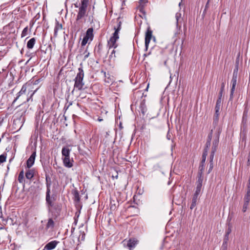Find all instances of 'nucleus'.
I'll use <instances>...</instances> for the list:
<instances>
[{
	"mask_svg": "<svg viewBox=\"0 0 250 250\" xmlns=\"http://www.w3.org/2000/svg\"><path fill=\"white\" fill-rule=\"evenodd\" d=\"M87 48L88 47H86V49L85 50L84 52V60H86V59H87L89 56V53L87 52Z\"/></svg>",
	"mask_w": 250,
	"mask_h": 250,
	"instance_id": "a18cd8bd",
	"label": "nucleus"
},
{
	"mask_svg": "<svg viewBox=\"0 0 250 250\" xmlns=\"http://www.w3.org/2000/svg\"><path fill=\"white\" fill-rule=\"evenodd\" d=\"M229 235L225 233V236L224 238V240H223L224 246L226 245L228 243V241H229Z\"/></svg>",
	"mask_w": 250,
	"mask_h": 250,
	"instance_id": "ea45409f",
	"label": "nucleus"
},
{
	"mask_svg": "<svg viewBox=\"0 0 250 250\" xmlns=\"http://www.w3.org/2000/svg\"><path fill=\"white\" fill-rule=\"evenodd\" d=\"M208 154H207V151L205 152H203L202 154V160L200 163V166L199 167V171H201V173H203L204 171L205 168V163L206 160L207 156Z\"/></svg>",
	"mask_w": 250,
	"mask_h": 250,
	"instance_id": "ddd939ff",
	"label": "nucleus"
},
{
	"mask_svg": "<svg viewBox=\"0 0 250 250\" xmlns=\"http://www.w3.org/2000/svg\"><path fill=\"white\" fill-rule=\"evenodd\" d=\"M28 28V26L25 27L22 30L21 34V37L23 38L25 36H26L27 34Z\"/></svg>",
	"mask_w": 250,
	"mask_h": 250,
	"instance_id": "e433bc0d",
	"label": "nucleus"
},
{
	"mask_svg": "<svg viewBox=\"0 0 250 250\" xmlns=\"http://www.w3.org/2000/svg\"><path fill=\"white\" fill-rule=\"evenodd\" d=\"M208 7H209V0H208V2H207V3L206 4L205 9L203 13V16H204V17L205 16V15L206 13V11H207V9L208 8Z\"/></svg>",
	"mask_w": 250,
	"mask_h": 250,
	"instance_id": "37998d69",
	"label": "nucleus"
},
{
	"mask_svg": "<svg viewBox=\"0 0 250 250\" xmlns=\"http://www.w3.org/2000/svg\"><path fill=\"white\" fill-rule=\"evenodd\" d=\"M231 232V226H229L228 229L226 230V234L229 235Z\"/></svg>",
	"mask_w": 250,
	"mask_h": 250,
	"instance_id": "de8ad7c7",
	"label": "nucleus"
},
{
	"mask_svg": "<svg viewBox=\"0 0 250 250\" xmlns=\"http://www.w3.org/2000/svg\"><path fill=\"white\" fill-rule=\"evenodd\" d=\"M116 23H117L116 26H114V29L120 31L121 29L122 21L120 20V18H117L116 20Z\"/></svg>",
	"mask_w": 250,
	"mask_h": 250,
	"instance_id": "c85d7f7f",
	"label": "nucleus"
},
{
	"mask_svg": "<svg viewBox=\"0 0 250 250\" xmlns=\"http://www.w3.org/2000/svg\"><path fill=\"white\" fill-rule=\"evenodd\" d=\"M84 236H85V234L84 233V232H83V233L82 234V240H83L84 239Z\"/></svg>",
	"mask_w": 250,
	"mask_h": 250,
	"instance_id": "680f3d73",
	"label": "nucleus"
},
{
	"mask_svg": "<svg viewBox=\"0 0 250 250\" xmlns=\"http://www.w3.org/2000/svg\"><path fill=\"white\" fill-rule=\"evenodd\" d=\"M170 137H171V136H170V135L169 134V132H168V133H167V139L168 140H170Z\"/></svg>",
	"mask_w": 250,
	"mask_h": 250,
	"instance_id": "13d9d810",
	"label": "nucleus"
},
{
	"mask_svg": "<svg viewBox=\"0 0 250 250\" xmlns=\"http://www.w3.org/2000/svg\"><path fill=\"white\" fill-rule=\"evenodd\" d=\"M71 149L70 148V146H67L62 147V156L64 157H70V152Z\"/></svg>",
	"mask_w": 250,
	"mask_h": 250,
	"instance_id": "dca6fc26",
	"label": "nucleus"
},
{
	"mask_svg": "<svg viewBox=\"0 0 250 250\" xmlns=\"http://www.w3.org/2000/svg\"><path fill=\"white\" fill-rule=\"evenodd\" d=\"M203 173H201V171H198V180L196 182V185H202L203 181Z\"/></svg>",
	"mask_w": 250,
	"mask_h": 250,
	"instance_id": "cd10ccee",
	"label": "nucleus"
},
{
	"mask_svg": "<svg viewBox=\"0 0 250 250\" xmlns=\"http://www.w3.org/2000/svg\"><path fill=\"white\" fill-rule=\"evenodd\" d=\"M148 86H149V84H148V85H147V87L146 88V90H147V89H148Z\"/></svg>",
	"mask_w": 250,
	"mask_h": 250,
	"instance_id": "338daca9",
	"label": "nucleus"
},
{
	"mask_svg": "<svg viewBox=\"0 0 250 250\" xmlns=\"http://www.w3.org/2000/svg\"><path fill=\"white\" fill-rule=\"evenodd\" d=\"M216 150H211L210 155L209 156V162L213 163V158Z\"/></svg>",
	"mask_w": 250,
	"mask_h": 250,
	"instance_id": "c9c22d12",
	"label": "nucleus"
},
{
	"mask_svg": "<svg viewBox=\"0 0 250 250\" xmlns=\"http://www.w3.org/2000/svg\"><path fill=\"white\" fill-rule=\"evenodd\" d=\"M221 106V100H220V98H218L215 107V114L213 117V124H216L219 120V116L220 115V110Z\"/></svg>",
	"mask_w": 250,
	"mask_h": 250,
	"instance_id": "20e7f679",
	"label": "nucleus"
},
{
	"mask_svg": "<svg viewBox=\"0 0 250 250\" xmlns=\"http://www.w3.org/2000/svg\"><path fill=\"white\" fill-rule=\"evenodd\" d=\"M35 175V170L34 169L28 168L25 172V177L26 179L31 180Z\"/></svg>",
	"mask_w": 250,
	"mask_h": 250,
	"instance_id": "a211bd4d",
	"label": "nucleus"
},
{
	"mask_svg": "<svg viewBox=\"0 0 250 250\" xmlns=\"http://www.w3.org/2000/svg\"><path fill=\"white\" fill-rule=\"evenodd\" d=\"M140 5H145L147 2V0H139Z\"/></svg>",
	"mask_w": 250,
	"mask_h": 250,
	"instance_id": "864d4df0",
	"label": "nucleus"
},
{
	"mask_svg": "<svg viewBox=\"0 0 250 250\" xmlns=\"http://www.w3.org/2000/svg\"><path fill=\"white\" fill-rule=\"evenodd\" d=\"M224 88H225V83H222L221 84V89H220V90L219 91V96H218V98H220V100H221V98H222V95H223V92L224 91Z\"/></svg>",
	"mask_w": 250,
	"mask_h": 250,
	"instance_id": "72a5a7b5",
	"label": "nucleus"
},
{
	"mask_svg": "<svg viewBox=\"0 0 250 250\" xmlns=\"http://www.w3.org/2000/svg\"><path fill=\"white\" fill-rule=\"evenodd\" d=\"M93 28H89L86 32V34L84 36L85 37H87L88 39H90V41H92L93 40L94 35H93Z\"/></svg>",
	"mask_w": 250,
	"mask_h": 250,
	"instance_id": "5701e85b",
	"label": "nucleus"
},
{
	"mask_svg": "<svg viewBox=\"0 0 250 250\" xmlns=\"http://www.w3.org/2000/svg\"><path fill=\"white\" fill-rule=\"evenodd\" d=\"M98 121H99V122H101V121H103V119H100V118H98Z\"/></svg>",
	"mask_w": 250,
	"mask_h": 250,
	"instance_id": "69168bd1",
	"label": "nucleus"
},
{
	"mask_svg": "<svg viewBox=\"0 0 250 250\" xmlns=\"http://www.w3.org/2000/svg\"><path fill=\"white\" fill-rule=\"evenodd\" d=\"M115 50H113L112 52H111V54L109 55V58L110 59H112L113 57H114V58L116 57V56H115Z\"/></svg>",
	"mask_w": 250,
	"mask_h": 250,
	"instance_id": "603ef678",
	"label": "nucleus"
},
{
	"mask_svg": "<svg viewBox=\"0 0 250 250\" xmlns=\"http://www.w3.org/2000/svg\"><path fill=\"white\" fill-rule=\"evenodd\" d=\"M39 80H38L36 81L35 82V83H32V85H34V84H38V83H39Z\"/></svg>",
	"mask_w": 250,
	"mask_h": 250,
	"instance_id": "052dcab7",
	"label": "nucleus"
},
{
	"mask_svg": "<svg viewBox=\"0 0 250 250\" xmlns=\"http://www.w3.org/2000/svg\"><path fill=\"white\" fill-rule=\"evenodd\" d=\"M28 84H24L22 85L21 90L17 94V96L13 102V104L23 94H25L27 91Z\"/></svg>",
	"mask_w": 250,
	"mask_h": 250,
	"instance_id": "f8f14e48",
	"label": "nucleus"
},
{
	"mask_svg": "<svg viewBox=\"0 0 250 250\" xmlns=\"http://www.w3.org/2000/svg\"><path fill=\"white\" fill-rule=\"evenodd\" d=\"M89 0H82L81 3L79 7L76 19V21L74 23V26L73 27L74 31L78 32L82 26L79 25V23L82 22L83 20L87 15V8Z\"/></svg>",
	"mask_w": 250,
	"mask_h": 250,
	"instance_id": "f257e3e1",
	"label": "nucleus"
},
{
	"mask_svg": "<svg viewBox=\"0 0 250 250\" xmlns=\"http://www.w3.org/2000/svg\"><path fill=\"white\" fill-rule=\"evenodd\" d=\"M246 121H247V117H246L245 116H243L242 123L246 124Z\"/></svg>",
	"mask_w": 250,
	"mask_h": 250,
	"instance_id": "6e6d98bb",
	"label": "nucleus"
},
{
	"mask_svg": "<svg viewBox=\"0 0 250 250\" xmlns=\"http://www.w3.org/2000/svg\"><path fill=\"white\" fill-rule=\"evenodd\" d=\"M213 167V163L209 162V168L208 170V173H209L210 171L212 170Z\"/></svg>",
	"mask_w": 250,
	"mask_h": 250,
	"instance_id": "8fccbe9b",
	"label": "nucleus"
},
{
	"mask_svg": "<svg viewBox=\"0 0 250 250\" xmlns=\"http://www.w3.org/2000/svg\"><path fill=\"white\" fill-rule=\"evenodd\" d=\"M119 39L114 38L112 37H110V39L107 42V45L109 47V49L111 48H114V49L117 48L118 46V44L116 43L117 41Z\"/></svg>",
	"mask_w": 250,
	"mask_h": 250,
	"instance_id": "4468645a",
	"label": "nucleus"
},
{
	"mask_svg": "<svg viewBox=\"0 0 250 250\" xmlns=\"http://www.w3.org/2000/svg\"><path fill=\"white\" fill-rule=\"evenodd\" d=\"M239 65V56H238L235 61V68L233 70V75H237L238 72V67Z\"/></svg>",
	"mask_w": 250,
	"mask_h": 250,
	"instance_id": "b1692460",
	"label": "nucleus"
},
{
	"mask_svg": "<svg viewBox=\"0 0 250 250\" xmlns=\"http://www.w3.org/2000/svg\"><path fill=\"white\" fill-rule=\"evenodd\" d=\"M88 40H89V39H88L87 37L84 36L82 40V42H81L82 46H83L85 45L87 43Z\"/></svg>",
	"mask_w": 250,
	"mask_h": 250,
	"instance_id": "4c0bfd02",
	"label": "nucleus"
},
{
	"mask_svg": "<svg viewBox=\"0 0 250 250\" xmlns=\"http://www.w3.org/2000/svg\"><path fill=\"white\" fill-rule=\"evenodd\" d=\"M181 17V14L180 13H177L175 15V18H176V23H177V25H178V20H179V19Z\"/></svg>",
	"mask_w": 250,
	"mask_h": 250,
	"instance_id": "09e8293b",
	"label": "nucleus"
},
{
	"mask_svg": "<svg viewBox=\"0 0 250 250\" xmlns=\"http://www.w3.org/2000/svg\"><path fill=\"white\" fill-rule=\"evenodd\" d=\"M250 159L249 158L248 159V165H249L250 164Z\"/></svg>",
	"mask_w": 250,
	"mask_h": 250,
	"instance_id": "0e129e2a",
	"label": "nucleus"
},
{
	"mask_svg": "<svg viewBox=\"0 0 250 250\" xmlns=\"http://www.w3.org/2000/svg\"><path fill=\"white\" fill-rule=\"evenodd\" d=\"M237 75H233L232 76V78L231 80V88L230 90V96H229V100H232L233 97V93L235 91V86L236 85L237 83Z\"/></svg>",
	"mask_w": 250,
	"mask_h": 250,
	"instance_id": "1a4fd4ad",
	"label": "nucleus"
},
{
	"mask_svg": "<svg viewBox=\"0 0 250 250\" xmlns=\"http://www.w3.org/2000/svg\"><path fill=\"white\" fill-rule=\"evenodd\" d=\"M6 156L4 154L0 155V163H2L6 161Z\"/></svg>",
	"mask_w": 250,
	"mask_h": 250,
	"instance_id": "a19ab883",
	"label": "nucleus"
},
{
	"mask_svg": "<svg viewBox=\"0 0 250 250\" xmlns=\"http://www.w3.org/2000/svg\"><path fill=\"white\" fill-rule=\"evenodd\" d=\"M202 185H196V187L195 189V192L194 193V195L199 196L201 191Z\"/></svg>",
	"mask_w": 250,
	"mask_h": 250,
	"instance_id": "2f4dec72",
	"label": "nucleus"
},
{
	"mask_svg": "<svg viewBox=\"0 0 250 250\" xmlns=\"http://www.w3.org/2000/svg\"><path fill=\"white\" fill-rule=\"evenodd\" d=\"M72 162H73V160L72 161L70 160V157H64L63 158V165L65 167L70 168L72 167L73 164Z\"/></svg>",
	"mask_w": 250,
	"mask_h": 250,
	"instance_id": "f3484780",
	"label": "nucleus"
},
{
	"mask_svg": "<svg viewBox=\"0 0 250 250\" xmlns=\"http://www.w3.org/2000/svg\"><path fill=\"white\" fill-rule=\"evenodd\" d=\"M152 37V31L151 30L150 28L148 27L147 28L145 35V51H146L148 49V45Z\"/></svg>",
	"mask_w": 250,
	"mask_h": 250,
	"instance_id": "423d86ee",
	"label": "nucleus"
},
{
	"mask_svg": "<svg viewBox=\"0 0 250 250\" xmlns=\"http://www.w3.org/2000/svg\"><path fill=\"white\" fill-rule=\"evenodd\" d=\"M249 204V202H244V204L243 205V209H242L243 212H245L246 211V210L248 208Z\"/></svg>",
	"mask_w": 250,
	"mask_h": 250,
	"instance_id": "79ce46f5",
	"label": "nucleus"
},
{
	"mask_svg": "<svg viewBox=\"0 0 250 250\" xmlns=\"http://www.w3.org/2000/svg\"><path fill=\"white\" fill-rule=\"evenodd\" d=\"M250 194H246L244 197V202H250Z\"/></svg>",
	"mask_w": 250,
	"mask_h": 250,
	"instance_id": "c03bdc74",
	"label": "nucleus"
},
{
	"mask_svg": "<svg viewBox=\"0 0 250 250\" xmlns=\"http://www.w3.org/2000/svg\"><path fill=\"white\" fill-rule=\"evenodd\" d=\"M140 108L141 109V112L143 114H145L146 112L147 109L146 105L145 104V101L144 100L141 103Z\"/></svg>",
	"mask_w": 250,
	"mask_h": 250,
	"instance_id": "c756f323",
	"label": "nucleus"
},
{
	"mask_svg": "<svg viewBox=\"0 0 250 250\" xmlns=\"http://www.w3.org/2000/svg\"><path fill=\"white\" fill-rule=\"evenodd\" d=\"M74 5H75V7L76 8H79V7L78 6V4H77V3L75 4H74Z\"/></svg>",
	"mask_w": 250,
	"mask_h": 250,
	"instance_id": "e2e57ef3",
	"label": "nucleus"
},
{
	"mask_svg": "<svg viewBox=\"0 0 250 250\" xmlns=\"http://www.w3.org/2000/svg\"><path fill=\"white\" fill-rule=\"evenodd\" d=\"M137 244V241L129 239L127 244V247L130 250H133Z\"/></svg>",
	"mask_w": 250,
	"mask_h": 250,
	"instance_id": "412c9836",
	"label": "nucleus"
},
{
	"mask_svg": "<svg viewBox=\"0 0 250 250\" xmlns=\"http://www.w3.org/2000/svg\"><path fill=\"white\" fill-rule=\"evenodd\" d=\"M45 181L46 185V192H50V187L51 185V178L47 174L45 175Z\"/></svg>",
	"mask_w": 250,
	"mask_h": 250,
	"instance_id": "aec40b11",
	"label": "nucleus"
},
{
	"mask_svg": "<svg viewBox=\"0 0 250 250\" xmlns=\"http://www.w3.org/2000/svg\"><path fill=\"white\" fill-rule=\"evenodd\" d=\"M55 200L54 196H50V192H46L45 201L48 211H51V206L55 204L54 203Z\"/></svg>",
	"mask_w": 250,
	"mask_h": 250,
	"instance_id": "39448f33",
	"label": "nucleus"
},
{
	"mask_svg": "<svg viewBox=\"0 0 250 250\" xmlns=\"http://www.w3.org/2000/svg\"><path fill=\"white\" fill-rule=\"evenodd\" d=\"M101 72L103 73V74L105 77V79H104L105 82L107 83H110V82H111V80L110 78L109 74H107L108 76H107L106 74V72L105 71H104L103 70H102L101 71Z\"/></svg>",
	"mask_w": 250,
	"mask_h": 250,
	"instance_id": "f704fd0d",
	"label": "nucleus"
},
{
	"mask_svg": "<svg viewBox=\"0 0 250 250\" xmlns=\"http://www.w3.org/2000/svg\"><path fill=\"white\" fill-rule=\"evenodd\" d=\"M36 42V39L35 38H32L30 39L27 43V47L28 49H32L35 44Z\"/></svg>",
	"mask_w": 250,
	"mask_h": 250,
	"instance_id": "a878e982",
	"label": "nucleus"
},
{
	"mask_svg": "<svg viewBox=\"0 0 250 250\" xmlns=\"http://www.w3.org/2000/svg\"><path fill=\"white\" fill-rule=\"evenodd\" d=\"M24 171L22 170L20 171L19 176H18V181L20 183H24Z\"/></svg>",
	"mask_w": 250,
	"mask_h": 250,
	"instance_id": "7c9ffc66",
	"label": "nucleus"
},
{
	"mask_svg": "<svg viewBox=\"0 0 250 250\" xmlns=\"http://www.w3.org/2000/svg\"><path fill=\"white\" fill-rule=\"evenodd\" d=\"M212 137V130H211L210 132L208 134V136L207 141L206 144V146L204 148L203 152H205L207 151V154H208V149L209 148L211 144V141Z\"/></svg>",
	"mask_w": 250,
	"mask_h": 250,
	"instance_id": "2eb2a0df",
	"label": "nucleus"
},
{
	"mask_svg": "<svg viewBox=\"0 0 250 250\" xmlns=\"http://www.w3.org/2000/svg\"><path fill=\"white\" fill-rule=\"evenodd\" d=\"M55 226V223L52 218H50L46 225V229H53Z\"/></svg>",
	"mask_w": 250,
	"mask_h": 250,
	"instance_id": "393cba45",
	"label": "nucleus"
},
{
	"mask_svg": "<svg viewBox=\"0 0 250 250\" xmlns=\"http://www.w3.org/2000/svg\"><path fill=\"white\" fill-rule=\"evenodd\" d=\"M25 84H29L28 87L27 88V90L28 91V95L30 94V96H28L26 99V102H29L30 100L32 101V97L35 92L37 91L38 88H37L35 90H33L32 89V82L26 83Z\"/></svg>",
	"mask_w": 250,
	"mask_h": 250,
	"instance_id": "0eeeda50",
	"label": "nucleus"
},
{
	"mask_svg": "<svg viewBox=\"0 0 250 250\" xmlns=\"http://www.w3.org/2000/svg\"><path fill=\"white\" fill-rule=\"evenodd\" d=\"M62 28V24L60 23L57 21H56V25L54 28V37H57L58 35V32L59 30H61Z\"/></svg>",
	"mask_w": 250,
	"mask_h": 250,
	"instance_id": "6ab92c4d",
	"label": "nucleus"
},
{
	"mask_svg": "<svg viewBox=\"0 0 250 250\" xmlns=\"http://www.w3.org/2000/svg\"><path fill=\"white\" fill-rule=\"evenodd\" d=\"M249 83H250V76H249Z\"/></svg>",
	"mask_w": 250,
	"mask_h": 250,
	"instance_id": "774afa93",
	"label": "nucleus"
},
{
	"mask_svg": "<svg viewBox=\"0 0 250 250\" xmlns=\"http://www.w3.org/2000/svg\"><path fill=\"white\" fill-rule=\"evenodd\" d=\"M119 32H120V31L115 30V32L113 34L111 37L114 38L119 39Z\"/></svg>",
	"mask_w": 250,
	"mask_h": 250,
	"instance_id": "58836bf2",
	"label": "nucleus"
},
{
	"mask_svg": "<svg viewBox=\"0 0 250 250\" xmlns=\"http://www.w3.org/2000/svg\"><path fill=\"white\" fill-rule=\"evenodd\" d=\"M144 6L145 5H140V6H139V11L140 12L145 14V10H144Z\"/></svg>",
	"mask_w": 250,
	"mask_h": 250,
	"instance_id": "49530a36",
	"label": "nucleus"
},
{
	"mask_svg": "<svg viewBox=\"0 0 250 250\" xmlns=\"http://www.w3.org/2000/svg\"><path fill=\"white\" fill-rule=\"evenodd\" d=\"M88 20L91 22H92L93 21L94 17L93 16H89Z\"/></svg>",
	"mask_w": 250,
	"mask_h": 250,
	"instance_id": "5fc2aeb1",
	"label": "nucleus"
},
{
	"mask_svg": "<svg viewBox=\"0 0 250 250\" xmlns=\"http://www.w3.org/2000/svg\"><path fill=\"white\" fill-rule=\"evenodd\" d=\"M246 193L248 194H250V182H248Z\"/></svg>",
	"mask_w": 250,
	"mask_h": 250,
	"instance_id": "3c124183",
	"label": "nucleus"
},
{
	"mask_svg": "<svg viewBox=\"0 0 250 250\" xmlns=\"http://www.w3.org/2000/svg\"><path fill=\"white\" fill-rule=\"evenodd\" d=\"M74 200L76 202H79L80 200V197L79 192L76 190L74 193Z\"/></svg>",
	"mask_w": 250,
	"mask_h": 250,
	"instance_id": "473e14b6",
	"label": "nucleus"
},
{
	"mask_svg": "<svg viewBox=\"0 0 250 250\" xmlns=\"http://www.w3.org/2000/svg\"><path fill=\"white\" fill-rule=\"evenodd\" d=\"M217 132L215 134V138L212 143V146L211 147V150H216L217 149V147L218 146L219 144V136L221 132V129L220 127L217 128Z\"/></svg>",
	"mask_w": 250,
	"mask_h": 250,
	"instance_id": "6e6552de",
	"label": "nucleus"
},
{
	"mask_svg": "<svg viewBox=\"0 0 250 250\" xmlns=\"http://www.w3.org/2000/svg\"><path fill=\"white\" fill-rule=\"evenodd\" d=\"M119 206V203L117 201L110 199V208L111 210H115Z\"/></svg>",
	"mask_w": 250,
	"mask_h": 250,
	"instance_id": "4be33fe9",
	"label": "nucleus"
},
{
	"mask_svg": "<svg viewBox=\"0 0 250 250\" xmlns=\"http://www.w3.org/2000/svg\"><path fill=\"white\" fill-rule=\"evenodd\" d=\"M59 243V241L56 240L52 241L46 244L42 250H53L56 247Z\"/></svg>",
	"mask_w": 250,
	"mask_h": 250,
	"instance_id": "9b49d317",
	"label": "nucleus"
},
{
	"mask_svg": "<svg viewBox=\"0 0 250 250\" xmlns=\"http://www.w3.org/2000/svg\"><path fill=\"white\" fill-rule=\"evenodd\" d=\"M247 113H248V111L247 110H245L244 111V113H243V116H245L246 117H247Z\"/></svg>",
	"mask_w": 250,
	"mask_h": 250,
	"instance_id": "4d7b16f0",
	"label": "nucleus"
},
{
	"mask_svg": "<svg viewBox=\"0 0 250 250\" xmlns=\"http://www.w3.org/2000/svg\"><path fill=\"white\" fill-rule=\"evenodd\" d=\"M84 77V72L82 67L78 68V72L77 74L76 77L74 79V89L72 92L74 91L75 89H77L78 90H81L83 89L84 83L83 82Z\"/></svg>",
	"mask_w": 250,
	"mask_h": 250,
	"instance_id": "f03ea898",
	"label": "nucleus"
},
{
	"mask_svg": "<svg viewBox=\"0 0 250 250\" xmlns=\"http://www.w3.org/2000/svg\"><path fill=\"white\" fill-rule=\"evenodd\" d=\"M227 244L226 245L224 246V242H223L222 247L223 248H224V250H226V249H227Z\"/></svg>",
	"mask_w": 250,
	"mask_h": 250,
	"instance_id": "bf43d9fd",
	"label": "nucleus"
},
{
	"mask_svg": "<svg viewBox=\"0 0 250 250\" xmlns=\"http://www.w3.org/2000/svg\"><path fill=\"white\" fill-rule=\"evenodd\" d=\"M51 211H48V212L51 213L53 218L56 219L60 215L62 209L61 205L59 204L55 203L53 206H51Z\"/></svg>",
	"mask_w": 250,
	"mask_h": 250,
	"instance_id": "7ed1b4c3",
	"label": "nucleus"
},
{
	"mask_svg": "<svg viewBox=\"0 0 250 250\" xmlns=\"http://www.w3.org/2000/svg\"><path fill=\"white\" fill-rule=\"evenodd\" d=\"M36 156V151H34L30 157L27 159L26 161V167L28 168H30L32 167V166L34 165L35 158Z\"/></svg>",
	"mask_w": 250,
	"mask_h": 250,
	"instance_id": "9d476101",
	"label": "nucleus"
},
{
	"mask_svg": "<svg viewBox=\"0 0 250 250\" xmlns=\"http://www.w3.org/2000/svg\"><path fill=\"white\" fill-rule=\"evenodd\" d=\"M198 196H199L193 194V197L192 199V203H191V206L190 207V208L191 209H192L196 206V203H197V201L198 198Z\"/></svg>",
	"mask_w": 250,
	"mask_h": 250,
	"instance_id": "bb28decb",
	"label": "nucleus"
}]
</instances>
